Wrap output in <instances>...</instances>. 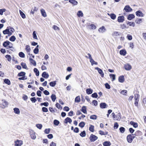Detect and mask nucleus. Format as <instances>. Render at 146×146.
I'll use <instances>...</instances> for the list:
<instances>
[{
    "label": "nucleus",
    "instance_id": "f257e3e1",
    "mask_svg": "<svg viewBox=\"0 0 146 146\" xmlns=\"http://www.w3.org/2000/svg\"><path fill=\"white\" fill-rule=\"evenodd\" d=\"M15 31L14 29L10 26L7 27V29L3 31V33L4 35L8 34L10 36L12 34V33Z\"/></svg>",
    "mask_w": 146,
    "mask_h": 146
},
{
    "label": "nucleus",
    "instance_id": "f03ea898",
    "mask_svg": "<svg viewBox=\"0 0 146 146\" xmlns=\"http://www.w3.org/2000/svg\"><path fill=\"white\" fill-rule=\"evenodd\" d=\"M3 45L4 47H6L7 49L11 50V48H13V44L8 40H6L4 41L3 44Z\"/></svg>",
    "mask_w": 146,
    "mask_h": 146
},
{
    "label": "nucleus",
    "instance_id": "7ed1b4c3",
    "mask_svg": "<svg viewBox=\"0 0 146 146\" xmlns=\"http://www.w3.org/2000/svg\"><path fill=\"white\" fill-rule=\"evenodd\" d=\"M135 137V136L133 134H131L128 135L126 138L127 141L129 143H131Z\"/></svg>",
    "mask_w": 146,
    "mask_h": 146
},
{
    "label": "nucleus",
    "instance_id": "20e7f679",
    "mask_svg": "<svg viewBox=\"0 0 146 146\" xmlns=\"http://www.w3.org/2000/svg\"><path fill=\"white\" fill-rule=\"evenodd\" d=\"M88 55L89 56V58L90 59V62L91 63V65H93L94 64L97 65L98 63L92 59L90 54V53H88Z\"/></svg>",
    "mask_w": 146,
    "mask_h": 146
},
{
    "label": "nucleus",
    "instance_id": "39448f33",
    "mask_svg": "<svg viewBox=\"0 0 146 146\" xmlns=\"http://www.w3.org/2000/svg\"><path fill=\"white\" fill-rule=\"evenodd\" d=\"M98 139V137L95 135L92 134L90 137V139L91 142H94Z\"/></svg>",
    "mask_w": 146,
    "mask_h": 146
},
{
    "label": "nucleus",
    "instance_id": "423d86ee",
    "mask_svg": "<svg viewBox=\"0 0 146 146\" xmlns=\"http://www.w3.org/2000/svg\"><path fill=\"white\" fill-rule=\"evenodd\" d=\"M15 146H21L23 144V141L21 140H17L15 142Z\"/></svg>",
    "mask_w": 146,
    "mask_h": 146
},
{
    "label": "nucleus",
    "instance_id": "0eeeda50",
    "mask_svg": "<svg viewBox=\"0 0 146 146\" xmlns=\"http://www.w3.org/2000/svg\"><path fill=\"white\" fill-rule=\"evenodd\" d=\"M95 69L98 71L99 73L100 74L102 77H104V74L101 69L98 67H96L95 68Z\"/></svg>",
    "mask_w": 146,
    "mask_h": 146
},
{
    "label": "nucleus",
    "instance_id": "6e6552de",
    "mask_svg": "<svg viewBox=\"0 0 146 146\" xmlns=\"http://www.w3.org/2000/svg\"><path fill=\"white\" fill-rule=\"evenodd\" d=\"M124 67L127 70H129L132 68L131 66L129 64H126L124 65Z\"/></svg>",
    "mask_w": 146,
    "mask_h": 146
},
{
    "label": "nucleus",
    "instance_id": "1a4fd4ad",
    "mask_svg": "<svg viewBox=\"0 0 146 146\" xmlns=\"http://www.w3.org/2000/svg\"><path fill=\"white\" fill-rule=\"evenodd\" d=\"M124 21V17L123 16H119L117 18V21L119 23H122Z\"/></svg>",
    "mask_w": 146,
    "mask_h": 146
},
{
    "label": "nucleus",
    "instance_id": "9d476101",
    "mask_svg": "<svg viewBox=\"0 0 146 146\" xmlns=\"http://www.w3.org/2000/svg\"><path fill=\"white\" fill-rule=\"evenodd\" d=\"M124 10L126 12H131L132 11V9L129 5H126L125 6Z\"/></svg>",
    "mask_w": 146,
    "mask_h": 146
},
{
    "label": "nucleus",
    "instance_id": "9b49d317",
    "mask_svg": "<svg viewBox=\"0 0 146 146\" xmlns=\"http://www.w3.org/2000/svg\"><path fill=\"white\" fill-rule=\"evenodd\" d=\"M136 15L138 17H143V14L140 10L137 11L135 12Z\"/></svg>",
    "mask_w": 146,
    "mask_h": 146
},
{
    "label": "nucleus",
    "instance_id": "f8f14e48",
    "mask_svg": "<svg viewBox=\"0 0 146 146\" xmlns=\"http://www.w3.org/2000/svg\"><path fill=\"white\" fill-rule=\"evenodd\" d=\"M72 122V120L69 117H67L64 120V123H71Z\"/></svg>",
    "mask_w": 146,
    "mask_h": 146
},
{
    "label": "nucleus",
    "instance_id": "ddd939ff",
    "mask_svg": "<svg viewBox=\"0 0 146 146\" xmlns=\"http://www.w3.org/2000/svg\"><path fill=\"white\" fill-rule=\"evenodd\" d=\"M119 81L121 83L123 82L125 80V79L124 76H120L118 78Z\"/></svg>",
    "mask_w": 146,
    "mask_h": 146
},
{
    "label": "nucleus",
    "instance_id": "4468645a",
    "mask_svg": "<svg viewBox=\"0 0 146 146\" xmlns=\"http://www.w3.org/2000/svg\"><path fill=\"white\" fill-rule=\"evenodd\" d=\"M40 12L42 16L44 17H45L47 16L46 13L43 9H42L40 10Z\"/></svg>",
    "mask_w": 146,
    "mask_h": 146
},
{
    "label": "nucleus",
    "instance_id": "2eb2a0df",
    "mask_svg": "<svg viewBox=\"0 0 146 146\" xmlns=\"http://www.w3.org/2000/svg\"><path fill=\"white\" fill-rule=\"evenodd\" d=\"M119 53L120 55L125 56L127 54L126 51L125 50H122L120 51Z\"/></svg>",
    "mask_w": 146,
    "mask_h": 146
},
{
    "label": "nucleus",
    "instance_id": "dca6fc26",
    "mask_svg": "<svg viewBox=\"0 0 146 146\" xmlns=\"http://www.w3.org/2000/svg\"><path fill=\"white\" fill-rule=\"evenodd\" d=\"M81 111L84 113H87L86 108V106H82L81 109Z\"/></svg>",
    "mask_w": 146,
    "mask_h": 146
},
{
    "label": "nucleus",
    "instance_id": "f3484780",
    "mask_svg": "<svg viewBox=\"0 0 146 146\" xmlns=\"http://www.w3.org/2000/svg\"><path fill=\"white\" fill-rule=\"evenodd\" d=\"M100 107L101 108H106L107 104L105 103H101L100 104Z\"/></svg>",
    "mask_w": 146,
    "mask_h": 146
},
{
    "label": "nucleus",
    "instance_id": "a211bd4d",
    "mask_svg": "<svg viewBox=\"0 0 146 146\" xmlns=\"http://www.w3.org/2000/svg\"><path fill=\"white\" fill-rule=\"evenodd\" d=\"M42 77L45 78H48L49 76L48 73H46V72H43L42 74Z\"/></svg>",
    "mask_w": 146,
    "mask_h": 146
},
{
    "label": "nucleus",
    "instance_id": "6ab92c4d",
    "mask_svg": "<svg viewBox=\"0 0 146 146\" xmlns=\"http://www.w3.org/2000/svg\"><path fill=\"white\" fill-rule=\"evenodd\" d=\"M106 31V29L104 26H102L100 28L99 30V31L101 33H104Z\"/></svg>",
    "mask_w": 146,
    "mask_h": 146
},
{
    "label": "nucleus",
    "instance_id": "aec40b11",
    "mask_svg": "<svg viewBox=\"0 0 146 146\" xmlns=\"http://www.w3.org/2000/svg\"><path fill=\"white\" fill-rule=\"evenodd\" d=\"M135 17L134 15L133 14L129 15L127 16V19L129 20H131Z\"/></svg>",
    "mask_w": 146,
    "mask_h": 146
},
{
    "label": "nucleus",
    "instance_id": "412c9836",
    "mask_svg": "<svg viewBox=\"0 0 146 146\" xmlns=\"http://www.w3.org/2000/svg\"><path fill=\"white\" fill-rule=\"evenodd\" d=\"M88 27L89 28L91 29H95L96 28V26L95 25L92 24L89 25Z\"/></svg>",
    "mask_w": 146,
    "mask_h": 146
},
{
    "label": "nucleus",
    "instance_id": "4be33fe9",
    "mask_svg": "<svg viewBox=\"0 0 146 146\" xmlns=\"http://www.w3.org/2000/svg\"><path fill=\"white\" fill-rule=\"evenodd\" d=\"M130 123L131 125H133V127L135 128H136L138 127L137 123L133 121H131L130 122Z\"/></svg>",
    "mask_w": 146,
    "mask_h": 146
},
{
    "label": "nucleus",
    "instance_id": "5701e85b",
    "mask_svg": "<svg viewBox=\"0 0 146 146\" xmlns=\"http://www.w3.org/2000/svg\"><path fill=\"white\" fill-rule=\"evenodd\" d=\"M69 1L74 5H76L78 3V2L75 0H69Z\"/></svg>",
    "mask_w": 146,
    "mask_h": 146
},
{
    "label": "nucleus",
    "instance_id": "b1692460",
    "mask_svg": "<svg viewBox=\"0 0 146 146\" xmlns=\"http://www.w3.org/2000/svg\"><path fill=\"white\" fill-rule=\"evenodd\" d=\"M14 113L17 114H19L20 113V110L18 108H15L13 109Z\"/></svg>",
    "mask_w": 146,
    "mask_h": 146
},
{
    "label": "nucleus",
    "instance_id": "393cba45",
    "mask_svg": "<svg viewBox=\"0 0 146 146\" xmlns=\"http://www.w3.org/2000/svg\"><path fill=\"white\" fill-rule=\"evenodd\" d=\"M86 93L88 94H91L93 92L92 90L90 88L87 89L86 90Z\"/></svg>",
    "mask_w": 146,
    "mask_h": 146
},
{
    "label": "nucleus",
    "instance_id": "a878e982",
    "mask_svg": "<svg viewBox=\"0 0 146 146\" xmlns=\"http://www.w3.org/2000/svg\"><path fill=\"white\" fill-rule=\"evenodd\" d=\"M110 78L112 79L111 81H113L115 79V74H110L109 75Z\"/></svg>",
    "mask_w": 146,
    "mask_h": 146
},
{
    "label": "nucleus",
    "instance_id": "bb28decb",
    "mask_svg": "<svg viewBox=\"0 0 146 146\" xmlns=\"http://www.w3.org/2000/svg\"><path fill=\"white\" fill-rule=\"evenodd\" d=\"M108 15L110 16L111 18L113 19L114 20L116 17V15L113 13H111L110 14H108Z\"/></svg>",
    "mask_w": 146,
    "mask_h": 146
},
{
    "label": "nucleus",
    "instance_id": "cd10ccee",
    "mask_svg": "<svg viewBox=\"0 0 146 146\" xmlns=\"http://www.w3.org/2000/svg\"><path fill=\"white\" fill-rule=\"evenodd\" d=\"M38 45H37L35 48L34 49L33 52L35 54H37L39 52V49L38 48Z\"/></svg>",
    "mask_w": 146,
    "mask_h": 146
},
{
    "label": "nucleus",
    "instance_id": "c85d7f7f",
    "mask_svg": "<svg viewBox=\"0 0 146 146\" xmlns=\"http://www.w3.org/2000/svg\"><path fill=\"white\" fill-rule=\"evenodd\" d=\"M80 96H77L75 98V102L79 103L80 101Z\"/></svg>",
    "mask_w": 146,
    "mask_h": 146
},
{
    "label": "nucleus",
    "instance_id": "c756f323",
    "mask_svg": "<svg viewBox=\"0 0 146 146\" xmlns=\"http://www.w3.org/2000/svg\"><path fill=\"white\" fill-rule=\"evenodd\" d=\"M26 73L24 72H21L19 73L17 75V76L19 77L25 76Z\"/></svg>",
    "mask_w": 146,
    "mask_h": 146
},
{
    "label": "nucleus",
    "instance_id": "7c9ffc66",
    "mask_svg": "<svg viewBox=\"0 0 146 146\" xmlns=\"http://www.w3.org/2000/svg\"><path fill=\"white\" fill-rule=\"evenodd\" d=\"M104 146H110L111 143L110 141H106L104 142L103 143Z\"/></svg>",
    "mask_w": 146,
    "mask_h": 146
},
{
    "label": "nucleus",
    "instance_id": "2f4dec72",
    "mask_svg": "<svg viewBox=\"0 0 146 146\" xmlns=\"http://www.w3.org/2000/svg\"><path fill=\"white\" fill-rule=\"evenodd\" d=\"M31 138L33 139H35L36 138L35 133L34 132H32L30 135Z\"/></svg>",
    "mask_w": 146,
    "mask_h": 146
},
{
    "label": "nucleus",
    "instance_id": "473e14b6",
    "mask_svg": "<svg viewBox=\"0 0 146 146\" xmlns=\"http://www.w3.org/2000/svg\"><path fill=\"white\" fill-rule=\"evenodd\" d=\"M56 81L51 82L49 83V85L51 86L54 87L56 85Z\"/></svg>",
    "mask_w": 146,
    "mask_h": 146
},
{
    "label": "nucleus",
    "instance_id": "72a5a7b5",
    "mask_svg": "<svg viewBox=\"0 0 146 146\" xmlns=\"http://www.w3.org/2000/svg\"><path fill=\"white\" fill-rule=\"evenodd\" d=\"M21 64L23 68L26 69H28L26 64L25 63L22 62L21 63Z\"/></svg>",
    "mask_w": 146,
    "mask_h": 146
},
{
    "label": "nucleus",
    "instance_id": "f704fd0d",
    "mask_svg": "<svg viewBox=\"0 0 146 146\" xmlns=\"http://www.w3.org/2000/svg\"><path fill=\"white\" fill-rule=\"evenodd\" d=\"M38 9L36 7H35L34 9H32L31 10V13H32V14H33L35 13V12H36L37 11Z\"/></svg>",
    "mask_w": 146,
    "mask_h": 146
},
{
    "label": "nucleus",
    "instance_id": "c9c22d12",
    "mask_svg": "<svg viewBox=\"0 0 146 146\" xmlns=\"http://www.w3.org/2000/svg\"><path fill=\"white\" fill-rule=\"evenodd\" d=\"M29 60L31 63L34 66H36V62L34 60L31 58H30Z\"/></svg>",
    "mask_w": 146,
    "mask_h": 146
},
{
    "label": "nucleus",
    "instance_id": "e433bc0d",
    "mask_svg": "<svg viewBox=\"0 0 146 146\" xmlns=\"http://www.w3.org/2000/svg\"><path fill=\"white\" fill-rule=\"evenodd\" d=\"M51 98L52 101L53 102H54L56 99V95L55 94H52L51 96Z\"/></svg>",
    "mask_w": 146,
    "mask_h": 146
},
{
    "label": "nucleus",
    "instance_id": "4c0bfd02",
    "mask_svg": "<svg viewBox=\"0 0 146 146\" xmlns=\"http://www.w3.org/2000/svg\"><path fill=\"white\" fill-rule=\"evenodd\" d=\"M94 126L92 125H90L89 127V130L92 132H94Z\"/></svg>",
    "mask_w": 146,
    "mask_h": 146
},
{
    "label": "nucleus",
    "instance_id": "58836bf2",
    "mask_svg": "<svg viewBox=\"0 0 146 146\" xmlns=\"http://www.w3.org/2000/svg\"><path fill=\"white\" fill-rule=\"evenodd\" d=\"M77 15L79 17H82L83 16V14L82 13V12L81 11H78L77 13Z\"/></svg>",
    "mask_w": 146,
    "mask_h": 146
},
{
    "label": "nucleus",
    "instance_id": "ea45409f",
    "mask_svg": "<svg viewBox=\"0 0 146 146\" xmlns=\"http://www.w3.org/2000/svg\"><path fill=\"white\" fill-rule=\"evenodd\" d=\"M4 82L8 85H10L11 84V82L8 79H5L4 80Z\"/></svg>",
    "mask_w": 146,
    "mask_h": 146
},
{
    "label": "nucleus",
    "instance_id": "a19ab883",
    "mask_svg": "<svg viewBox=\"0 0 146 146\" xmlns=\"http://www.w3.org/2000/svg\"><path fill=\"white\" fill-rule=\"evenodd\" d=\"M99 133L101 135H107L108 134V132H106L105 133H104L103 131L102 130L99 131Z\"/></svg>",
    "mask_w": 146,
    "mask_h": 146
},
{
    "label": "nucleus",
    "instance_id": "79ce46f5",
    "mask_svg": "<svg viewBox=\"0 0 146 146\" xmlns=\"http://www.w3.org/2000/svg\"><path fill=\"white\" fill-rule=\"evenodd\" d=\"M34 71L36 73V76H38L39 75V72L36 68H34Z\"/></svg>",
    "mask_w": 146,
    "mask_h": 146
},
{
    "label": "nucleus",
    "instance_id": "37998d69",
    "mask_svg": "<svg viewBox=\"0 0 146 146\" xmlns=\"http://www.w3.org/2000/svg\"><path fill=\"white\" fill-rule=\"evenodd\" d=\"M25 50L28 53L30 52L31 51V48L29 45H27L26 46Z\"/></svg>",
    "mask_w": 146,
    "mask_h": 146
},
{
    "label": "nucleus",
    "instance_id": "c03bdc74",
    "mask_svg": "<svg viewBox=\"0 0 146 146\" xmlns=\"http://www.w3.org/2000/svg\"><path fill=\"white\" fill-rule=\"evenodd\" d=\"M2 105L3 106V108H5L7 106L8 103L6 101L4 100L2 102Z\"/></svg>",
    "mask_w": 146,
    "mask_h": 146
},
{
    "label": "nucleus",
    "instance_id": "a18cd8bd",
    "mask_svg": "<svg viewBox=\"0 0 146 146\" xmlns=\"http://www.w3.org/2000/svg\"><path fill=\"white\" fill-rule=\"evenodd\" d=\"M5 57L8 61H11V58L10 55L8 54L6 55L5 56Z\"/></svg>",
    "mask_w": 146,
    "mask_h": 146
},
{
    "label": "nucleus",
    "instance_id": "49530a36",
    "mask_svg": "<svg viewBox=\"0 0 146 146\" xmlns=\"http://www.w3.org/2000/svg\"><path fill=\"white\" fill-rule=\"evenodd\" d=\"M80 136L82 137H84L86 135V133L85 131H83L80 134Z\"/></svg>",
    "mask_w": 146,
    "mask_h": 146
},
{
    "label": "nucleus",
    "instance_id": "de8ad7c7",
    "mask_svg": "<svg viewBox=\"0 0 146 146\" xmlns=\"http://www.w3.org/2000/svg\"><path fill=\"white\" fill-rule=\"evenodd\" d=\"M85 125V123L84 122L82 121L79 123V126L81 128H83L84 126Z\"/></svg>",
    "mask_w": 146,
    "mask_h": 146
},
{
    "label": "nucleus",
    "instance_id": "09e8293b",
    "mask_svg": "<svg viewBox=\"0 0 146 146\" xmlns=\"http://www.w3.org/2000/svg\"><path fill=\"white\" fill-rule=\"evenodd\" d=\"M20 13L21 16L23 19H25L26 17V16L25 14L21 11H20Z\"/></svg>",
    "mask_w": 146,
    "mask_h": 146
},
{
    "label": "nucleus",
    "instance_id": "8fccbe9b",
    "mask_svg": "<svg viewBox=\"0 0 146 146\" xmlns=\"http://www.w3.org/2000/svg\"><path fill=\"white\" fill-rule=\"evenodd\" d=\"M9 39L11 41L13 42L16 40V38L15 36H12Z\"/></svg>",
    "mask_w": 146,
    "mask_h": 146
},
{
    "label": "nucleus",
    "instance_id": "3c124183",
    "mask_svg": "<svg viewBox=\"0 0 146 146\" xmlns=\"http://www.w3.org/2000/svg\"><path fill=\"white\" fill-rule=\"evenodd\" d=\"M119 130L120 132L122 133H124L125 131V128L123 127H120L119 129Z\"/></svg>",
    "mask_w": 146,
    "mask_h": 146
},
{
    "label": "nucleus",
    "instance_id": "603ef678",
    "mask_svg": "<svg viewBox=\"0 0 146 146\" xmlns=\"http://www.w3.org/2000/svg\"><path fill=\"white\" fill-rule=\"evenodd\" d=\"M90 118L91 119H96L97 118V116L95 115H92L90 116Z\"/></svg>",
    "mask_w": 146,
    "mask_h": 146
},
{
    "label": "nucleus",
    "instance_id": "864d4df0",
    "mask_svg": "<svg viewBox=\"0 0 146 146\" xmlns=\"http://www.w3.org/2000/svg\"><path fill=\"white\" fill-rule=\"evenodd\" d=\"M33 38L34 39H38V38L37 37L35 31H34L33 33Z\"/></svg>",
    "mask_w": 146,
    "mask_h": 146
},
{
    "label": "nucleus",
    "instance_id": "5fc2aeb1",
    "mask_svg": "<svg viewBox=\"0 0 146 146\" xmlns=\"http://www.w3.org/2000/svg\"><path fill=\"white\" fill-rule=\"evenodd\" d=\"M41 106L44 105L45 106L47 107L49 105V103L47 102L41 103L40 104Z\"/></svg>",
    "mask_w": 146,
    "mask_h": 146
},
{
    "label": "nucleus",
    "instance_id": "6e6d98bb",
    "mask_svg": "<svg viewBox=\"0 0 146 146\" xmlns=\"http://www.w3.org/2000/svg\"><path fill=\"white\" fill-rule=\"evenodd\" d=\"M60 122L59 121L56 119L54 120V125H58L59 124Z\"/></svg>",
    "mask_w": 146,
    "mask_h": 146
},
{
    "label": "nucleus",
    "instance_id": "4d7b16f0",
    "mask_svg": "<svg viewBox=\"0 0 146 146\" xmlns=\"http://www.w3.org/2000/svg\"><path fill=\"white\" fill-rule=\"evenodd\" d=\"M19 56L21 58H24L25 56V54L22 52H20L19 53Z\"/></svg>",
    "mask_w": 146,
    "mask_h": 146
},
{
    "label": "nucleus",
    "instance_id": "13d9d810",
    "mask_svg": "<svg viewBox=\"0 0 146 146\" xmlns=\"http://www.w3.org/2000/svg\"><path fill=\"white\" fill-rule=\"evenodd\" d=\"M56 106L58 109H61L62 108V106L58 103L56 104Z\"/></svg>",
    "mask_w": 146,
    "mask_h": 146
},
{
    "label": "nucleus",
    "instance_id": "bf43d9fd",
    "mask_svg": "<svg viewBox=\"0 0 146 146\" xmlns=\"http://www.w3.org/2000/svg\"><path fill=\"white\" fill-rule=\"evenodd\" d=\"M42 110L43 112H46L48 111V109L46 108L45 107H42Z\"/></svg>",
    "mask_w": 146,
    "mask_h": 146
},
{
    "label": "nucleus",
    "instance_id": "052dcab7",
    "mask_svg": "<svg viewBox=\"0 0 146 146\" xmlns=\"http://www.w3.org/2000/svg\"><path fill=\"white\" fill-rule=\"evenodd\" d=\"M6 11V9H0V15H3V12H5Z\"/></svg>",
    "mask_w": 146,
    "mask_h": 146
},
{
    "label": "nucleus",
    "instance_id": "680f3d73",
    "mask_svg": "<svg viewBox=\"0 0 146 146\" xmlns=\"http://www.w3.org/2000/svg\"><path fill=\"white\" fill-rule=\"evenodd\" d=\"M98 95L97 93L96 92L94 93L92 95V97L93 98H97Z\"/></svg>",
    "mask_w": 146,
    "mask_h": 146
},
{
    "label": "nucleus",
    "instance_id": "e2e57ef3",
    "mask_svg": "<svg viewBox=\"0 0 146 146\" xmlns=\"http://www.w3.org/2000/svg\"><path fill=\"white\" fill-rule=\"evenodd\" d=\"M36 126L38 128L40 129H41L42 126L41 124H38L36 125Z\"/></svg>",
    "mask_w": 146,
    "mask_h": 146
},
{
    "label": "nucleus",
    "instance_id": "0e129e2a",
    "mask_svg": "<svg viewBox=\"0 0 146 146\" xmlns=\"http://www.w3.org/2000/svg\"><path fill=\"white\" fill-rule=\"evenodd\" d=\"M50 128L45 129L44 131L45 133L48 134L50 133Z\"/></svg>",
    "mask_w": 146,
    "mask_h": 146
},
{
    "label": "nucleus",
    "instance_id": "69168bd1",
    "mask_svg": "<svg viewBox=\"0 0 146 146\" xmlns=\"http://www.w3.org/2000/svg\"><path fill=\"white\" fill-rule=\"evenodd\" d=\"M52 28L53 29L55 30H59L60 29L57 26L55 25H54L52 27Z\"/></svg>",
    "mask_w": 146,
    "mask_h": 146
},
{
    "label": "nucleus",
    "instance_id": "338daca9",
    "mask_svg": "<svg viewBox=\"0 0 146 146\" xmlns=\"http://www.w3.org/2000/svg\"><path fill=\"white\" fill-rule=\"evenodd\" d=\"M127 24L129 25L130 26H133L134 27L135 26V23L134 22H128Z\"/></svg>",
    "mask_w": 146,
    "mask_h": 146
},
{
    "label": "nucleus",
    "instance_id": "774afa93",
    "mask_svg": "<svg viewBox=\"0 0 146 146\" xmlns=\"http://www.w3.org/2000/svg\"><path fill=\"white\" fill-rule=\"evenodd\" d=\"M127 38L129 40H131L132 39V37L131 35L128 34L127 36Z\"/></svg>",
    "mask_w": 146,
    "mask_h": 146
}]
</instances>
